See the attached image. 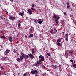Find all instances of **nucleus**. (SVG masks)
<instances>
[{
    "instance_id": "1",
    "label": "nucleus",
    "mask_w": 76,
    "mask_h": 76,
    "mask_svg": "<svg viewBox=\"0 0 76 76\" xmlns=\"http://www.w3.org/2000/svg\"><path fill=\"white\" fill-rule=\"evenodd\" d=\"M39 58H41L40 59H39L38 62H37V63H35L34 64V66H37V67H39V64H41V63L40 62H42L44 61V57L42 55H40L39 56Z\"/></svg>"
},
{
    "instance_id": "2",
    "label": "nucleus",
    "mask_w": 76,
    "mask_h": 76,
    "mask_svg": "<svg viewBox=\"0 0 76 76\" xmlns=\"http://www.w3.org/2000/svg\"><path fill=\"white\" fill-rule=\"evenodd\" d=\"M21 56H20L21 61H22V60H23L24 58L26 59L29 58V56L28 55H26L22 53H21Z\"/></svg>"
},
{
    "instance_id": "3",
    "label": "nucleus",
    "mask_w": 76,
    "mask_h": 76,
    "mask_svg": "<svg viewBox=\"0 0 76 76\" xmlns=\"http://www.w3.org/2000/svg\"><path fill=\"white\" fill-rule=\"evenodd\" d=\"M31 73L32 74H37L38 72L37 70H33L31 71Z\"/></svg>"
},
{
    "instance_id": "4",
    "label": "nucleus",
    "mask_w": 76,
    "mask_h": 76,
    "mask_svg": "<svg viewBox=\"0 0 76 76\" xmlns=\"http://www.w3.org/2000/svg\"><path fill=\"white\" fill-rule=\"evenodd\" d=\"M19 14L20 15V16H23L24 15H25V13L23 11L22 12H20L19 13Z\"/></svg>"
},
{
    "instance_id": "5",
    "label": "nucleus",
    "mask_w": 76,
    "mask_h": 76,
    "mask_svg": "<svg viewBox=\"0 0 76 76\" xmlns=\"http://www.w3.org/2000/svg\"><path fill=\"white\" fill-rule=\"evenodd\" d=\"M9 40L10 42H12L13 41V37H9Z\"/></svg>"
},
{
    "instance_id": "6",
    "label": "nucleus",
    "mask_w": 76,
    "mask_h": 76,
    "mask_svg": "<svg viewBox=\"0 0 76 76\" xmlns=\"http://www.w3.org/2000/svg\"><path fill=\"white\" fill-rule=\"evenodd\" d=\"M27 11L29 14H32V10H31V9L28 10Z\"/></svg>"
},
{
    "instance_id": "7",
    "label": "nucleus",
    "mask_w": 76,
    "mask_h": 76,
    "mask_svg": "<svg viewBox=\"0 0 76 76\" xmlns=\"http://www.w3.org/2000/svg\"><path fill=\"white\" fill-rule=\"evenodd\" d=\"M10 19L12 20H14L15 19V17L13 16H11L10 17Z\"/></svg>"
},
{
    "instance_id": "8",
    "label": "nucleus",
    "mask_w": 76,
    "mask_h": 76,
    "mask_svg": "<svg viewBox=\"0 0 76 76\" xmlns=\"http://www.w3.org/2000/svg\"><path fill=\"white\" fill-rule=\"evenodd\" d=\"M29 57H31L32 59H33L34 58V56L31 53H30L28 54Z\"/></svg>"
},
{
    "instance_id": "9",
    "label": "nucleus",
    "mask_w": 76,
    "mask_h": 76,
    "mask_svg": "<svg viewBox=\"0 0 76 76\" xmlns=\"http://www.w3.org/2000/svg\"><path fill=\"white\" fill-rule=\"evenodd\" d=\"M53 34H56V32H57V29L55 28L54 30H53Z\"/></svg>"
},
{
    "instance_id": "10",
    "label": "nucleus",
    "mask_w": 76,
    "mask_h": 76,
    "mask_svg": "<svg viewBox=\"0 0 76 76\" xmlns=\"http://www.w3.org/2000/svg\"><path fill=\"white\" fill-rule=\"evenodd\" d=\"M10 51V50H7L5 51V53L6 54H7Z\"/></svg>"
},
{
    "instance_id": "11",
    "label": "nucleus",
    "mask_w": 76,
    "mask_h": 76,
    "mask_svg": "<svg viewBox=\"0 0 76 76\" xmlns=\"http://www.w3.org/2000/svg\"><path fill=\"white\" fill-rule=\"evenodd\" d=\"M1 38H2V39H6V37H5L4 36H1V37H0Z\"/></svg>"
},
{
    "instance_id": "12",
    "label": "nucleus",
    "mask_w": 76,
    "mask_h": 76,
    "mask_svg": "<svg viewBox=\"0 0 76 76\" xmlns=\"http://www.w3.org/2000/svg\"><path fill=\"white\" fill-rule=\"evenodd\" d=\"M39 21L38 22V23H39V24H41L42 23V21H41V19L39 20Z\"/></svg>"
},
{
    "instance_id": "13",
    "label": "nucleus",
    "mask_w": 76,
    "mask_h": 76,
    "mask_svg": "<svg viewBox=\"0 0 76 76\" xmlns=\"http://www.w3.org/2000/svg\"><path fill=\"white\" fill-rule=\"evenodd\" d=\"M61 39L59 38L57 39V42H61Z\"/></svg>"
},
{
    "instance_id": "14",
    "label": "nucleus",
    "mask_w": 76,
    "mask_h": 76,
    "mask_svg": "<svg viewBox=\"0 0 76 76\" xmlns=\"http://www.w3.org/2000/svg\"><path fill=\"white\" fill-rule=\"evenodd\" d=\"M55 22H56V23L57 24H58V20H57V19L56 18L55 20Z\"/></svg>"
},
{
    "instance_id": "15",
    "label": "nucleus",
    "mask_w": 76,
    "mask_h": 76,
    "mask_svg": "<svg viewBox=\"0 0 76 76\" xmlns=\"http://www.w3.org/2000/svg\"><path fill=\"white\" fill-rule=\"evenodd\" d=\"M34 36V35H33V34H31L29 35V36L28 37V38H30V37H33Z\"/></svg>"
},
{
    "instance_id": "16",
    "label": "nucleus",
    "mask_w": 76,
    "mask_h": 76,
    "mask_svg": "<svg viewBox=\"0 0 76 76\" xmlns=\"http://www.w3.org/2000/svg\"><path fill=\"white\" fill-rule=\"evenodd\" d=\"M6 22L7 23V24H9V20L7 19H6Z\"/></svg>"
},
{
    "instance_id": "17",
    "label": "nucleus",
    "mask_w": 76,
    "mask_h": 76,
    "mask_svg": "<svg viewBox=\"0 0 76 76\" xmlns=\"http://www.w3.org/2000/svg\"><path fill=\"white\" fill-rule=\"evenodd\" d=\"M65 38H68L69 37V34H65Z\"/></svg>"
},
{
    "instance_id": "18",
    "label": "nucleus",
    "mask_w": 76,
    "mask_h": 76,
    "mask_svg": "<svg viewBox=\"0 0 76 76\" xmlns=\"http://www.w3.org/2000/svg\"><path fill=\"white\" fill-rule=\"evenodd\" d=\"M52 66H53V67H55V68H57V67H58V66H57V65L56 66L54 64H52Z\"/></svg>"
},
{
    "instance_id": "19",
    "label": "nucleus",
    "mask_w": 76,
    "mask_h": 76,
    "mask_svg": "<svg viewBox=\"0 0 76 76\" xmlns=\"http://www.w3.org/2000/svg\"><path fill=\"white\" fill-rule=\"evenodd\" d=\"M32 52L33 54H34V53H35V50H34V49H32Z\"/></svg>"
},
{
    "instance_id": "20",
    "label": "nucleus",
    "mask_w": 76,
    "mask_h": 76,
    "mask_svg": "<svg viewBox=\"0 0 76 76\" xmlns=\"http://www.w3.org/2000/svg\"><path fill=\"white\" fill-rule=\"evenodd\" d=\"M73 66L74 67L76 68V64L75 63L73 65Z\"/></svg>"
},
{
    "instance_id": "21",
    "label": "nucleus",
    "mask_w": 76,
    "mask_h": 76,
    "mask_svg": "<svg viewBox=\"0 0 76 76\" xmlns=\"http://www.w3.org/2000/svg\"><path fill=\"white\" fill-rule=\"evenodd\" d=\"M69 54H73V51H69Z\"/></svg>"
},
{
    "instance_id": "22",
    "label": "nucleus",
    "mask_w": 76,
    "mask_h": 76,
    "mask_svg": "<svg viewBox=\"0 0 76 76\" xmlns=\"http://www.w3.org/2000/svg\"><path fill=\"white\" fill-rule=\"evenodd\" d=\"M20 59L19 58H18L17 59V60L18 62H19V61H20Z\"/></svg>"
},
{
    "instance_id": "23",
    "label": "nucleus",
    "mask_w": 76,
    "mask_h": 76,
    "mask_svg": "<svg viewBox=\"0 0 76 76\" xmlns=\"http://www.w3.org/2000/svg\"><path fill=\"white\" fill-rule=\"evenodd\" d=\"M53 18H55V19H56V18H57V17L55 15H53Z\"/></svg>"
},
{
    "instance_id": "24",
    "label": "nucleus",
    "mask_w": 76,
    "mask_h": 76,
    "mask_svg": "<svg viewBox=\"0 0 76 76\" xmlns=\"http://www.w3.org/2000/svg\"><path fill=\"white\" fill-rule=\"evenodd\" d=\"M65 40L66 41H68L69 40V39H68V38H65Z\"/></svg>"
},
{
    "instance_id": "25",
    "label": "nucleus",
    "mask_w": 76,
    "mask_h": 76,
    "mask_svg": "<svg viewBox=\"0 0 76 76\" xmlns=\"http://www.w3.org/2000/svg\"><path fill=\"white\" fill-rule=\"evenodd\" d=\"M21 23V22H20V21H18L17 23H18V24H20Z\"/></svg>"
},
{
    "instance_id": "26",
    "label": "nucleus",
    "mask_w": 76,
    "mask_h": 76,
    "mask_svg": "<svg viewBox=\"0 0 76 76\" xmlns=\"http://www.w3.org/2000/svg\"><path fill=\"white\" fill-rule=\"evenodd\" d=\"M13 52L14 53V54H15V53H17V52H16V50H14Z\"/></svg>"
},
{
    "instance_id": "27",
    "label": "nucleus",
    "mask_w": 76,
    "mask_h": 76,
    "mask_svg": "<svg viewBox=\"0 0 76 76\" xmlns=\"http://www.w3.org/2000/svg\"><path fill=\"white\" fill-rule=\"evenodd\" d=\"M27 73H25L23 74V76H27V75H26Z\"/></svg>"
},
{
    "instance_id": "28",
    "label": "nucleus",
    "mask_w": 76,
    "mask_h": 76,
    "mask_svg": "<svg viewBox=\"0 0 76 76\" xmlns=\"http://www.w3.org/2000/svg\"><path fill=\"white\" fill-rule=\"evenodd\" d=\"M57 45H58V46H60V43L59 42L57 44Z\"/></svg>"
},
{
    "instance_id": "29",
    "label": "nucleus",
    "mask_w": 76,
    "mask_h": 76,
    "mask_svg": "<svg viewBox=\"0 0 76 76\" xmlns=\"http://www.w3.org/2000/svg\"><path fill=\"white\" fill-rule=\"evenodd\" d=\"M31 9L32 10H33L34 11H35V10L34 9L33 7H31Z\"/></svg>"
},
{
    "instance_id": "30",
    "label": "nucleus",
    "mask_w": 76,
    "mask_h": 76,
    "mask_svg": "<svg viewBox=\"0 0 76 76\" xmlns=\"http://www.w3.org/2000/svg\"><path fill=\"white\" fill-rule=\"evenodd\" d=\"M1 60H4V57H2L1 59Z\"/></svg>"
},
{
    "instance_id": "31",
    "label": "nucleus",
    "mask_w": 76,
    "mask_h": 76,
    "mask_svg": "<svg viewBox=\"0 0 76 76\" xmlns=\"http://www.w3.org/2000/svg\"><path fill=\"white\" fill-rule=\"evenodd\" d=\"M4 60H7V57H4Z\"/></svg>"
},
{
    "instance_id": "32",
    "label": "nucleus",
    "mask_w": 76,
    "mask_h": 76,
    "mask_svg": "<svg viewBox=\"0 0 76 76\" xmlns=\"http://www.w3.org/2000/svg\"><path fill=\"white\" fill-rule=\"evenodd\" d=\"M33 30L31 28L30 30V33L31 32H32V31Z\"/></svg>"
},
{
    "instance_id": "33",
    "label": "nucleus",
    "mask_w": 76,
    "mask_h": 76,
    "mask_svg": "<svg viewBox=\"0 0 76 76\" xmlns=\"http://www.w3.org/2000/svg\"><path fill=\"white\" fill-rule=\"evenodd\" d=\"M53 29H52L50 31V32L51 33H53Z\"/></svg>"
},
{
    "instance_id": "34",
    "label": "nucleus",
    "mask_w": 76,
    "mask_h": 76,
    "mask_svg": "<svg viewBox=\"0 0 76 76\" xmlns=\"http://www.w3.org/2000/svg\"><path fill=\"white\" fill-rule=\"evenodd\" d=\"M21 26V25H20V24H19L18 25V27H20Z\"/></svg>"
},
{
    "instance_id": "35",
    "label": "nucleus",
    "mask_w": 76,
    "mask_h": 76,
    "mask_svg": "<svg viewBox=\"0 0 76 76\" xmlns=\"http://www.w3.org/2000/svg\"><path fill=\"white\" fill-rule=\"evenodd\" d=\"M31 6L33 7H35V5L34 4H32L31 5Z\"/></svg>"
},
{
    "instance_id": "36",
    "label": "nucleus",
    "mask_w": 76,
    "mask_h": 76,
    "mask_svg": "<svg viewBox=\"0 0 76 76\" xmlns=\"http://www.w3.org/2000/svg\"><path fill=\"white\" fill-rule=\"evenodd\" d=\"M70 61L71 62H72V63H73V60L71 59V60H70Z\"/></svg>"
},
{
    "instance_id": "37",
    "label": "nucleus",
    "mask_w": 76,
    "mask_h": 76,
    "mask_svg": "<svg viewBox=\"0 0 76 76\" xmlns=\"http://www.w3.org/2000/svg\"><path fill=\"white\" fill-rule=\"evenodd\" d=\"M25 38H27L28 37V36H27V35H25Z\"/></svg>"
},
{
    "instance_id": "38",
    "label": "nucleus",
    "mask_w": 76,
    "mask_h": 76,
    "mask_svg": "<svg viewBox=\"0 0 76 76\" xmlns=\"http://www.w3.org/2000/svg\"><path fill=\"white\" fill-rule=\"evenodd\" d=\"M48 56H51V54H50V53H48Z\"/></svg>"
},
{
    "instance_id": "39",
    "label": "nucleus",
    "mask_w": 76,
    "mask_h": 76,
    "mask_svg": "<svg viewBox=\"0 0 76 76\" xmlns=\"http://www.w3.org/2000/svg\"><path fill=\"white\" fill-rule=\"evenodd\" d=\"M67 8H68L69 9V7H70V6L69 5H67Z\"/></svg>"
},
{
    "instance_id": "40",
    "label": "nucleus",
    "mask_w": 76,
    "mask_h": 76,
    "mask_svg": "<svg viewBox=\"0 0 76 76\" xmlns=\"http://www.w3.org/2000/svg\"><path fill=\"white\" fill-rule=\"evenodd\" d=\"M6 15H8L9 14V13H8V12H7V11H6Z\"/></svg>"
},
{
    "instance_id": "41",
    "label": "nucleus",
    "mask_w": 76,
    "mask_h": 76,
    "mask_svg": "<svg viewBox=\"0 0 76 76\" xmlns=\"http://www.w3.org/2000/svg\"><path fill=\"white\" fill-rule=\"evenodd\" d=\"M3 16H1V19H3Z\"/></svg>"
},
{
    "instance_id": "42",
    "label": "nucleus",
    "mask_w": 76,
    "mask_h": 76,
    "mask_svg": "<svg viewBox=\"0 0 76 76\" xmlns=\"http://www.w3.org/2000/svg\"><path fill=\"white\" fill-rule=\"evenodd\" d=\"M1 33L2 34H3V31H1Z\"/></svg>"
},
{
    "instance_id": "43",
    "label": "nucleus",
    "mask_w": 76,
    "mask_h": 76,
    "mask_svg": "<svg viewBox=\"0 0 76 76\" xmlns=\"http://www.w3.org/2000/svg\"><path fill=\"white\" fill-rule=\"evenodd\" d=\"M1 68L2 69V70H3V69H4V68H3V66H2L1 67Z\"/></svg>"
},
{
    "instance_id": "44",
    "label": "nucleus",
    "mask_w": 76,
    "mask_h": 76,
    "mask_svg": "<svg viewBox=\"0 0 76 76\" xmlns=\"http://www.w3.org/2000/svg\"><path fill=\"white\" fill-rule=\"evenodd\" d=\"M67 5H69V2H67Z\"/></svg>"
},
{
    "instance_id": "45",
    "label": "nucleus",
    "mask_w": 76,
    "mask_h": 76,
    "mask_svg": "<svg viewBox=\"0 0 76 76\" xmlns=\"http://www.w3.org/2000/svg\"><path fill=\"white\" fill-rule=\"evenodd\" d=\"M11 2H13L14 0H10Z\"/></svg>"
},
{
    "instance_id": "46",
    "label": "nucleus",
    "mask_w": 76,
    "mask_h": 76,
    "mask_svg": "<svg viewBox=\"0 0 76 76\" xmlns=\"http://www.w3.org/2000/svg\"><path fill=\"white\" fill-rule=\"evenodd\" d=\"M64 14L65 15H66V12H64Z\"/></svg>"
},
{
    "instance_id": "47",
    "label": "nucleus",
    "mask_w": 76,
    "mask_h": 76,
    "mask_svg": "<svg viewBox=\"0 0 76 76\" xmlns=\"http://www.w3.org/2000/svg\"><path fill=\"white\" fill-rule=\"evenodd\" d=\"M42 35V34H39L40 37H41Z\"/></svg>"
},
{
    "instance_id": "48",
    "label": "nucleus",
    "mask_w": 76,
    "mask_h": 76,
    "mask_svg": "<svg viewBox=\"0 0 76 76\" xmlns=\"http://www.w3.org/2000/svg\"><path fill=\"white\" fill-rule=\"evenodd\" d=\"M61 22H62V23H63V22H64V20H61Z\"/></svg>"
},
{
    "instance_id": "49",
    "label": "nucleus",
    "mask_w": 76,
    "mask_h": 76,
    "mask_svg": "<svg viewBox=\"0 0 76 76\" xmlns=\"http://www.w3.org/2000/svg\"><path fill=\"white\" fill-rule=\"evenodd\" d=\"M57 18L58 19H60V17H58Z\"/></svg>"
},
{
    "instance_id": "50",
    "label": "nucleus",
    "mask_w": 76,
    "mask_h": 76,
    "mask_svg": "<svg viewBox=\"0 0 76 76\" xmlns=\"http://www.w3.org/2000/svg\"><path fill=\"white\" fill-rule=\"evenodd\" d=\"M69 53H66V55H67V56H69Z\"/></svg>"
},
{
    "instance_id": "51",
    "label": "nucleus",
    "mask_w": 76,
    "mask_h": 76,
    "mask_svg": "<svg viewBox=\"0 0 76 76\" xmlns=\"http://www.w3.org/2000/svg\"><path fill=\"white\" fill-rule=\"evenodd\" d=\"M35 76H39V75H37L36 74L35 75Z\"/></svg>"
},
{
    "instance_id": "52",
    "label": "nucleus",
    "mask_w": 76,
    "mask_h": 76,
    "mask_svg": "<svg viewBox=\"0 0 76 76\" xmlns=\"http://www.w3.org/2000/svg\"><path fill=\"white\" fill-rule=\"evenodd\" d=\"M18 42H19V41H17V42H15L16 43H18Z\"/></svg>"
},
{
    "instance_id": "53",
    "label": "nucleus",
    "mask_w": 76,
    "mask_h": 76,
    "mask_svg": "<svg viewBox=\"0 0 76 76\" xmlns=\"http://www.w3.org/2000/svg\"><path fill=\"white\" fill-rule=\"evenodd\" d=\"M47 55H48V53H47Z\"/></svg>"
},
{
    "instance_id": "54",
    "label": "nucleus",
    "mask_w": 76,
    "mask_h": 76,
    "mask_svg": "<svg viewBox=\"0 0 76 76\" xmlns=\"http://www.w3.org/2000/svg\"><path fill=\"white\" fill-rule=\"evenodd\" d=\"M63 34H64V32H62Z\"/></svg>"
},
{
    "instance_id": "55",
    "label": "nucleus",
    "mask_w": 76,
    "mask_h": 76,
    "mask_svg": "<svg viewBox=\"0 0 76 76\" xmlns=\"http://www.w3.org/2000/svg\"><path fill=\"white\" fill-rule=\"evenodd\" d=\"M46 76L45 75V76Z\"/></svg>"
}]
</instances>
